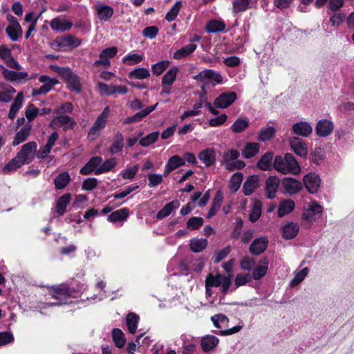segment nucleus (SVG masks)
Here are the masks:
<instances>
[{
  "label": "nucleus",
  "instance_id": "nucleus-44",
  "mask_svg": "<svg viewBox=\"0 0 354 354\" xmlns=\"http://www.w3.org/2000/svg\"><path fill=\"white\" fill-rule=\"evenodd\" d=\"M251 0H234L232 11L234 15L246 11L249 8Z\"/></svg>",
  "mask_w": 354,
  "mask_h": 354
},
{
  "label": "nucleus",
  "instance_id": "nucleus-30",
  "mask_svg": "<svg viewBox=\"0 0 354 354\" xmlns=\"http://www.w3.org/2000/svg\"><path fill=\"white\" fill-rule=\"evenodd\" d=\"M95 9L100 20L107 21L113 14V10L109 6L98 4L95 6Z\"/></svg>",
  "mask_w": 354,
  "mask_h": 354
},
{
  "label": "nucleus",
  "instance_id": "nucleus-22",
  "mask_svg": "<svg viewBox=\"0 0 354 354\" xmlns=\"http://www.w3.org/2000/svg\"><path fill=\"white\" fill-rule=\"evenodd\" d=\"M102 159L100 156L92 157L89 161L80 169V174L82 175H88L94 171L95 174L96 169L101 165Z\"/></svg>",
  "mask_w": 354,
  "mask_h": 354
},
{
  "label": "nucleus",
  "instance_id": "nucleus-58",
  "mask_svg": "<svg viewBox=\"0 0 354 354\" xmlns=\"http://www.w3.org/2000/svg\"><path fill=\"white\" fill-rule=\"evenodd\" d=\"M275 129L272 127L262 129L259 133V139L263 142L267 141L272 138L274 135Z\"/></svg>",
  "mask_w": 354,
  "mask_h": 354
},
{
  "label": "nucleus",
  "instance_id": "nucleus-37",
  "mask_svg": "<svg viewBox=\"0 0 354 354\" xmlns=\"http://www.w3.org/2000/svg\"><path fill=\"white\" fill-rule=\"evenodd\" d=\"M268 268V261L266 259L259 261L258 266L252 272V278L254 280H259L266 275Z\"/></svg>",
  "mask_w": 354,
  "mask_h": 354
},
{
  "label": "nucleus",
  "instance_id": "nucleus-5",
  "mask_svg": "<svg viewBox=\"0 0 354 354\" xmlns=\"http://www.w3.org/2000/svg\"><path fill=\"white\" fill-rule=\"evenodd\" d=\"M207 286H212V287L222 286V292L226 294L232 282L230 277L225 275L217 274L216 276L209 274L205 280Z\"/></svg>",
  "mask_w": 354,
  "mask_h": 354
},
{
  "label": "nucleus",
  "instance_id": "nucleus-31",
  "mask_svg": "<svg viewBox=\"0 0 354 354\" xmlns=\"http://www.w3.org/2000/svg\"><path fill=\"white\" fill-rule=\"evenodd\" d=\"M180 203L178 200H174L167 204L157 213L156 218L159 220L168 216L174 209L178 208Z\"/></svg>",
  "mask_w": 354,
  "mask_h": 354
},
{
  "label": "nucleus",
  "instance_id": "nucleus-42",
  "mask_svg": "<svg viewBox=\"0 0 354 354\" xmlns=\"http://www.w3.org/2000/svg\"><path fill=\"white\" fill-rule=\"evenodd\" d=\"M129 215V212L127 208H121L112 212L109 216V221L111 222L122 221L127 219Z\"/></svg>",
  "mask_w": 354,
  "mask_h": 354
},
{
  "label": "nucleus",
  "instance_id": "nucleus-47",
  "mask_svg": "<svg viewBox=\"0 0 354 354\" xmlns=\"http://www.w3.org/2000/svg\"><path fill=\"white\" fill-rule=\"evenodd\" d=\"M24 164L17 159V156H15L11 160H10L3 168L2 171L5 174L16 171L19 168L21 167Z\"/></svg>",
  "mask_w": 354,
  "mask_h": 354
},
{
  "label": "nucleus",
  "instance_id": "nucleus-34",
  "mask_svg": "<svg viewBox=\"0 0 354 354\" xmlns=\"http://www.w3.org/2000/svg\"><path fill=\"white\" fill-rule=\"evenodd\" d=\"M260 150V145L257 142H247L244 146L242 155L248 159L255 156Z\"/></svg>",
  "mask_w": 354,
  "mask_h": 354
},
{
  "label": "nucleus",
  "instance_id": "nucleus-64",
  "mask_svg": "<svg viewBox=\"0 0 354 354\" xmlns=\"http://www.w3.org/2000/svg\"><path fill=\"white\" fill-rule=\"evenodd\" d=\"M324 158V151L322 147H316L312 153V160L314 163L319 165Z\"/></svg>",
  "mask_w": 354,
  "mask_h": 354
},
{
  "label": "nucleus",
  "instance_id": "nucleus-28",
  "mask_svg": "<svg viewBox=\"0 0 354 354\" xmlns=\"http://www.w3.org/2000/svg\"><path fill=\"white\" fill-rule=\"evenodd\" d=\"M273 153L266 152L258 161L257 166L259 169L263 171H270L272 168Z\"/></svg>",
  "mask_w": 354,
  "mask_h": 354
},
{
  "label": "nucleus",
  "instance_id": "nucleus-53",
  "mask_svg": "<svg viewBox=\"0 0 354 354\" xmlns=\"http://www.w3.org/2000/svg\"><path fill=\"white\" fill-rule=\"evenodd\" d=\"M225 28V24L218 20L210 21L206 25V30L209 32H217L223 31Z\"/></svg>",
  "mask_w": 354,
  "mask_h": 354
},
{
  "label": "nucleus",
  "instance_id": "nucleus-8",
  "mask_svg": "<svg viewBox=\"0 0 354 354\" xmlns=\"http://www.w3.org/2000/svg\"><path fill=\"white\" fill-rule=\"evenodd\" d=\"M237 98L234 92H223L221 93L214 101V105L218 109L229 107Z\"/></svg>",
  "mask_w": 354,
  "mask_h": 354
},
{
  "label": "nucleus",
  "instance_id": "nucleus-43",
  "mask_svg": "<svg viewBox=\"0 0 354 354\" xmlns=\"http://www.w3.org/2000/svg\"><path fill=\"white\" fill-rule=\"evenodd\" d=\"M261 214V203L257 200L254 199L252 207L249 214V218L251 222L257 221Z\"/></svg>",
  "mask_w": 354,
  "mask_h": 354
},
{
  "label": "nucleus",
  "instance_id": "nucleus-14",
  "mask_svg": "<svg viewBox=\"0 0 354 354\" xmlns=\"http://www.w3.org/2000/svg\"><path fill=\"white\" fill-rule=\"evenodd\" d=\"M198 158L206 167H209L216 162V150L210 147L206 148L198 153Z\"/></svg>",
  "mask_w": 354,
  "mask_h": 354
},
{
  "label": "nucleus",
  "instance_id": "nucleus-15",
  "mask_svg": "<svg viewBox=\"0 0 354 354\" xmlns=\"http://www.w3.org/2000/svg\"><path fill=\"white\" fill-rule=\"evenodd\" d=\"M291 149L299 156L306 158L308 154L306 143L297 137H292L290 139Z\"/></svg>",
  "mask_w": 354,
  "mask_h": 354
},
{
  "label": "nucleus",
  "instance_id": "nucleus-12",
  "mask_svg": "<svg viewBox=\"0 0 354 354\" xmlns=\"http://www.w3.org/2000/svg\"><path fill=\"white\" fill-rule=\"evenodd\" d=\"M61 76L66 80L73 91H81V84L79 77L69 68L61 69Z\"/></svg>",
  "mask_w": 354,
  "mask_h": 354
},
{
  "label": "nucleus",
  "instance_id": "nucleus-46",
  "mask_svg": "<svg viewBox=\"0 0 354 354\" xmlns=\"http://www.w3.org/2000/svg\"><path fill=\"white\" fill-rule=\"evenodd\" d=\"M207 245V241L205 239H192L190 241V249L194 252L203 251Z\"/></svg>",
  "mask_w": 354,
  "mask_h": 354
},
{
  "label": "nucleus",
  "instance_id": "nucleus-48",
  "mask_svg": "<svg viewBox=\"0 0 354 354\" xmlns=\"http://www.w3.org/2000/svg\"><path fill=\"white\" fill-rule=\"evenodd\" d=\"M243 176L240 172L234 174L230 180L229 188L232 192H236L239 188L243 181Z\"/></svg>",
  "mask_w": 354,
  "mask_h": 354
},
{
  "label": "nucleus",
  "instance_id": "nucleus-20",
  "mask_svg": "<svg viewBox=\"0 0 354 354\" xmlns=\"http://www.w3.org/2000/svg\"><path fill=\"white\" fill-rule=\"evenodd\" d=\"M259 186V177L257 175L249 176L243 184V190L245 196L251 195Z\"/></svg>",
  "mask_w": 354,
  "mask_h": 354
},
{
  "label": "nucleus",
  "instance_id": "nucleus-39",
  "mask_svg": "<svg viewBox=\"0 0 354 354\" xmlns=\"http://www.w3.org/2000/svg\"><path fill=\"white\" fill-rule=\"evenodd\" d=\"M295 204L292 200L288 199L281 201L279 203L278 208V215L283 217L285 215L290 213L295 208Z\"/></svg>",
  "mask_w": 354,
  "mask_h": 354
},
{
  "label": "nucleus",
  "instance_id": "nucleus-52",
  "mask_svg": "<svg viewBox=\"0 0 354 354\" xmlns=\"http://www.w3.org/2000/svg\"><path fill=\"white\" fill-rule=\"evenodd\" d=\"M249 125V121L247 118H238L231 126V129L234 133H241Z\"/></svg>",
  "mask_w": 354,
  "mask_h": 354
},
{
  "label": "nucleus",
  "instance_id": "nucleus-21",
  "mask_svg": "<svg viewBox=\"0 0 354 354\" xmlns=\"http://www.w3.org/2000/svg\"><path fill=\"white\" fill-rule=\"evenodd\" d=\"M268 240L266 237L256 239L250 246V251L253 254H260L267 248Z\"/></svg>",
  "mask_w": 354,
  "mask_h": 354
},
{
  "label": "nucleus",
  "instance_id": "nucleus-40",
  "mask_svg": "<svg viewBox=\"0 0 354 354\" xmlns=\"http://www.w3.org/2000/svg\"><path fill=\"white\" fill-rule=\"evenodd\" d=\"M6 33L13 41L18 40L22 36V29L20 24H10L6 28Z\"/></svg>",
  "mask_w": 354,
  "mask_h": 354
},
{
  "label": "nucleus",
  "instance_id": "nucleus-56",
  "mask_svg": "<svg viewBox=\"0 0 354 354\" xmlns=\"http://www.w3.org/2000/svg\"><path fill=\"white\" fill-rule=\"evenodd\" d=\"M169 64V61L163 60L153 64L151 66L153 74L156 76L160 75L163 71L168 68Z\"/></svg>",
  "mask_w": 354,
  "mask_h": 354
},
{
  "label": "nucleus",
  "instance_id": "nucleus-3",
  "mask_svg": "<svg viewBox=\"0 0 354 354\" xmlns=\"http://www.w3.org/2000/svg\"><path fill=\"white\" fill-rule=\"evenodd\" d=\"M48 295L56 299L57 301L55 303H46V307L61 304L66 301L71 295V290L66 284L48 287Z\"/></svg>",
  "mask_w": 354,
  "mask_h": 354
},
{
  "label": "nucleus",
  "instance_id": "nucleus-32",
  "mask_svg": "<svg viewBox=\"0 0 354 354\" xmlns=\"http://www.w3.org/2000/svg\"><path fill=\"white\" fill-rule=\"evenodd\" d=\"M60 47H77L81 44V40L73 35L62 37L56 41Z\"/></svg>",
  "mask_w": 354,
  "mask_h": 354
},
{
  "label": "nucleus",
  "instance_id": "nucleus-11",
  "mask_svg": "<svg viewBox=\"0 0 354 354\" xmlns=\"http://www.w3.org/2000/svg\"><path fill=\"white\" fill-rule=\"evenodd\" d=\"M304 184L308 192L310 194L317 192L320 187L321 180L315 173H309L304 176Z\"/></svg>",
  "mask_w": 354,
  "mask_h": 354
},
{
  "label": "nucleus",
  "instance_id": "nucleus-50",
  "mask_svg": "<svg viewBox=\"0 0 354 354\" xmlns=\"http://www.w3.org/2000/svg\"><path fill=\"white\" fill-rule=\"evenodd\" d=\"M182 6L183 3L180 1H176L169 11L166 14L165 19L169 22L174 21L179 14Z\"/></svg>",
  "mask_w": 354,
  "mask_h": 354
},
{
  "label": "nucleus",
  "instance_id": "nucleus-7",
  "mask_svg": "<svg viewBox=\"0 0 354 354\" xmlns=\"http://www.w3.org/2000/svg\"><path fill=\"white\" fill-rule=\"evenodd\" d=\"M323 208L317 202L311 201L303 212V217L308 221H315L318 219L322 213Z\"/></svg>",
  "mask_w": 354,
  "mask_h": 354
},
{
  "label": "nucleus",
  "instance_id": "nucleus-55",
  "mask_svg": "<svg viewBox=\"0 0 354 354\" xmlns=\"http://www.w3.org/2000/svg\"><path fill=\"white\" fill-rule=\"evenodd\" d=\"M214 326L218 328L227 326L229 319L223 314H217L211 317Z\"/></svg>",
  "mask_w": 354,
  "mask_h": 354
},
{
  "label": "nucleus",
  "instance_id": "nucleus-51",
  "mask_svg": "<svg viewBox=\"0 0 354 354\" xmlns=\"http://www.w3.org/2000/svg\"><path fill=\"white\" fill-rule=\"evenodd\" d=\"M150 76L149 71L146 68H138L131 71L129 77L130 78H135L138 80H144Z\"/></svg>",
  "mask_w": 354,
  "mask_h": 354
},
{
  "label": "nucleus",
  "instance_id": "nucleus-10",
  "mask_svg": "<svg viewBox=\"0 0 354 354\" xmlns=\"http://www.w3.org/2000/svg\"><path fill=\"white\" fill-rule=\"evenodd\" d=\"M74 119L67 115H58L55 117L49 125L51 127H63L64 130L71 129L75 125Z\"/></svg>",
  "mask_w": 354,
  "mask_h": 354
},
{
  "label": "nucleus",
  "instance_id": "nucleus-1",
  "mask_svg": "<svg viewBox=\"0 0 354 354\" xmlns=\"http://www.w3.org/2000/svg\"><path fill=\"white\" fill-rule=\"evenodd\" d=\"M273 167L276 171L283 175H298L301 172V168L298 161L290 153H286L284 157L281 156H275Z\"/></svg>",
  "mask_w": 354,
  "mask_h": 354
},
{
  "label": "nucleus",
  "instance_id": "nucleus-6",
  "mask_svg": "<svg viewBox=\"0 0 354 354\" xmlns=\"http://www.w3.org/2000/svg\"><path fill=\"white\" fill-rule=\"evenodd\" d=\"M179 70L177 66H172L164 75L162 79V91L161 95L169 94L171 93V88L173 83L176 79L177 74Z\"/></svg>",
  "mask_w": 354,
  "mask_h": 354
},
{
  "label": "nucleus",
  "instance_id": "nucleus-29",
  "mask_svg": "<svg viewBox=\"0 0 354 354\" xmlns=\"http://www.w3.org/2000/svg\"><path fill=\"white\" fill-rule=\"evenodd\" d=\"M219 339L214 335H207L201 339V345L203 351L208 352L214 349L218 344Z\"/></svg>",
  "mask_w": 354,
  "mask_h": 354
},
{
  "label": "nucleus",
  "instance_id": "nucleus-2",
  "mask_svg": "<svg viewBox=\"0 0 354 354\" xmlns=\"http://www.w3.org/2000/svg\"><path fill=\"white\" fill-rule=\"evenodd\" d=\"M110 114L109 106H106L103 111L97 118L95 122L89 129L88 138L91 140H95L101 134L102 130L105 128Z\"/></svg>",
  "mask_w": 354,
  "mask_h": 354
},
{
  "label": "nucleus",
  "instance_id": "nucleus-4",
  "mask_svg": "<svg viewBox=\"0 0 354 354\" xmlns=\"http://www.w3.org/2000/svg\"><path fill=\"white\" fill-rule=\"evenodd\" d=\"M37 149V145L34 141L24 144L16 154L17 159L21 160L24 165L32 162L35 157Z\"/></svg>",
  "mask_w": 354,
  "mask_h": 354
},
{
  "label": "nucleus",
  "instance_id": "nucleus-24",
  "mask_svg": "<svg viewBox=\"0 0 354 354\" xmlns=\"http://www.w3.org/2000/svg\"><path fill=\"white\" fill-rule=\"evenodd\" d=\"M31 128L32 125L30 123L25 124L21 130L16 133L12 141V145L17 146L24 142L29 136Z\"/></svg>",
  "mask_w": 354,
  "mask_h": 354
},
{
  "label": "nucleus",
  "instance_id": "nucleus-35",
  "mask_svg": "<svg viewBox=\"0 0 354 354\" xmlns=\"http://www.w3.org/2000/svg\"><path fill=\"white\" fill-rule=\"evenodd\" d=\"M124 147V137L122 134L118 131L113 139V142L110 147L109 151L111 154L120 152Z\"/></svg>",
  "mask_w": 354,
  "mask_h": 354
},
{
  "label": "nucleus",
  "instance_id": "nucleus-16",
  "mask_svg": "<svg viewBox=\"0 0 354 354\" xmlns=\"http://www.w3.org/2000/svg\"><path fill=\"white\" fill-rule=\"evenodd\" d=\"M282 185L285 191L289 194H296L299 192L303 187L302 183L293 178H283Z\"/></svg>",
  "mask_w": 354,
  "mask_h": 354
},
{
  "label": "nucleus",
  "instance_id": "nucleus-17",
  "mask_svg": "<svg viewBox=\"0 0 354 354\" xmlns=\"http://www.w3.org/2000/svg\"><path fill=\"white\" fill-rule=\"evenodd\" d=\"M333 128V123L331 121L323 119L317 124L315 131L319 136L326 137L332 133Z\"/></svg>",
  "mask_w": 354,
  "mask_h": 354
},
{
  "label": "nucleus",
  "instance_id": "nucleus-49",
  "mask_svg": "<svg viewBox=\"0 0 354 354\" xmlns=\"http://www.w3.org/2000/svg\"><path fill=\"white\" fill-rule=\"evenodd\" d=\"M112 337L115 346L121 348L126 342V339L124 333L119 328H114L112 330Z\"/></svg>",
  "mask_w": 354,
  "mask_h": 354
},
{
  "label": "nucleus",
  "instance_id": "nucleus-54",
  "mask_svg": "<svg viewBox=\"0 0 354 354\" xmlns=\"http://www.w3.org/2000/svg\"><path fill=\"white\" fill-rule=\"evenodd\" d=\"M142 59V55L131 53L122 58V62L127 65H133L140 63Z\"/></svg>",
  "mask_w": 354,
  "mask_h": 354
},
{
  "label": "nucleus",
  "instance_id": "nucleus-9",
  "mask_svg": "<svg viewBox=\"0 0 354 354\" xmlns=\"http://www.w3.org/2000/svg\"><path fill=\"white\" fill-rule=\"evenodd\" d=\"M193 78L201 82H209L221 84L223 81V77L221 74L217 73L211 69L203 70L196 75L194 76Z\"/></svg>",
  "mask_w": 354,
  "mask_h": 354
},
{
  "label": "nucleus",
  "instance_id": "nucleus-13",
  "mask_svg": "<svg viewBox=\"0 0 354 354\" xmlns=\"http://www.w3.org/2000/svg\"><path fill=\"white\" fill-rule=\"evenodd\" d=\"M118 52L116 47L107 48L103 50L99 55V59L94 62L95 66H103L105 68L110 66V58L113 57Z\"/></svg>",
  "mask_w": 354,
  "mask_h": 354
},
{
  "label": "nucleus",
  "instance_id": "nucleus-19",
  "mask_svg": "<svg viewBox=\"0 0 354 354\" xmlns=\"http://www.w3.org/2000/svg\"><path fill=\"white\" fill-rule=\"evenodd\" d=\"M280 183V179L276 176H270L266 182V190L269 198H273L275 196Z\"/></svg>",
  "mask_w": 354,
  "mask_h": 354
},
{
  "label": "nucleus",
  "instance_id": "nucleus-27",
  "mask_svg": "<svg viewBox=\"0 0 354 354\" xmlns=\"http://www.w3.org/2000/svg\"><path fill=\"white\" fill-rule=\"evenodd\" d=\"M51 28L57 31L64 32L70 30L73 26L71 21L63 18H56L50 22Z\"/></svg>",
  "mask_w": 354,
  "mask_h": 354
},
{
  "label": "nucleus",
  "instance_id": "nucleus-59",
  "mask_svg": "<svg viewBox=\"0 0 354 354\" xmlns=\"http://www.w3.org/2000/svg\"><path fill=\"white\" fill-rule=\"evenodd\" d=\"M158 136L159 133L157 131L151 133L140 140V145L142 147H148L156 141Z\"/></svg>",
  "mask_w": 354,
  "mask_h": 354
},
{
  "label": "nucleus",
  "instance_id": "nucleus-60",
  "mask_svg": "<svg viewBox=\"0 0 354 354\" xmlns=\"http://www.w3.org/2000/svg\"><path fill=\"white\" fill-rule=\"evenodd\" d=\"M138 165H137L131 167H127L121 171L120 175L124 179L132 180L138 171Z\"/></svg>",
  "mask_w": 354,
  "mask_h": 354
},
{
  "label": "nucleus",
  "instance_id": "nucleus-26",
  "mask_svg": "<svg viewBox=\"0 0 354 354\" xmlns=\"http://www.w3.org/2000/svg\"><path fill=\"white\" fill-rule=\"evenodd\" d=\"M71 201V194L69 193H66L60 196L56 202L55 212L60 216L63 215L66 212V207Z\"/></svg>",
  "mask_w": 354,
  "mask_h": 354
},
{
  "label": "nucleus",
  "instance_id": "nucleus-25",
  "mask_svg": "<svg viewBox=\"0 0 354 354\" xmlns=\"http://www.w3.org/2000/svg\"><path fill=\"white\" fill-rule=\"evenodd\" d=\"M299 225L297 223L290 222L282 227V235L285 239L289 240L295 238L299 232Z\"/></svg>",
  "mask_w": 354,
  "mask_h": 354
},
{
  "label": "nucleus",
  "instance_id": "nucleus-62",
  "mask_svg": "<svg viewBox=\"0 0 354 354\" xmlns=\"http://www.w3.org/2000/svg\"><path fill=\"white\" fill-rule=\"evenodd\" d=\"M239 152L235 149H230L223 153V160L227 165L228 162H232L239 157Z\"/></svg>",
  "mask_w": 354,
  "mask_h": 354
},
{
  "label": "nucleus",
  "instance_id": "nucleus-23",
  "mask_svg": "<svg viewBox=\"0 0 354 354\" xmlns=\"http://www.w3.org/2000/svg\"><path fill=\"white\" fill-rule=\"evenodd\" d=\"M293 132L303 137H308L313 133V128L307 122H299L293 124Z\"/></svg>",
  "mask_w": 354,
  "mask_h": 354
},
{
  "label": "nucleus",
  "instance_id": "nucleus-18",
  "mask_svg": "<svg viewBox=\"0 0 354 354\" xmlns=\"http://www.w3.org/2000/svg\"><path fill=\"white\" fill-rule=\"evenodd\" d=\"M183 165H185V159L178 155L171 156L165 165L164 176H168L172 171Z\"/></svg>",
  "mask_w": 354,
  "mask_h": 354
},
{
  "label": "nucleus",
  "instance_id": "nucleus-45",
  "mask_svg": "<svg viewBox=\"0 0 354 354\" xmlns=\"http://www.w3.org/2000/svg\"><path fill=\"white\" fill-rule=\"evenodd\" d=\"M117 162L114 158H111L105 160L103 163L98 167L95 171L96 175H100L103 173L108 172L114 168Z\"/></svg>",
  "mask_w": 354,
  "mask_h": 354
},
{
  "label": "nucleus",
  "instance_id": "nucleus-41",
  "mask_svg": "<svg viewBox=\"0 0 354 354\" xmlns=\"http://www.w3.org/2000/svg\"><path fill=\"white\" fill-rule=\"evenodd\" d=\"M139 317L133 313H129L126 317V323L130 333L134 334L138 328Z\"/></svg>",
  "mask_w": 354,
  "mask_h": 354
},
{
  "label": "nucleus",
  "instance_id": "nucleus-36",
  "mask_svg": "<svg viewBox=\"0 0 354 354\" xmlns=\"http://www.w3.org/2000/svg\"><path fill=\"white\" fill-rule=\"evenodd\" d=\"M71 176L67 171L59 174L54 179V185L57 189H64L70 183Z\"/></svg>",
  "mask_w": 354,
  "mask_h": 354
},
{
  "label": "nucleus",
  "instance_id": "nucleus-57",
  "mask_svg": "<svg viewBox=\"0 0 354 354\" xmlns=\"http://www.w3.org/2000/svg\"><path fill=\"white\" fill-rule=\"evenodd\" d=\"M308 273V269L307 268H304L301 270L296 272L295 277L290 281V286L294 287L299 284L305 279Z\"/></svg>",
  "mask_w": 354,
  "mask_h": 354
},
{
  "label": "nucleus",
  "instance_id": "nucleus-61",
  "mask_svg": "<svg viewBox=\"0 0 354 354\" xmlns=\"http://www.w3.org/2000/svg\"><path fill=\"white\" fill-rule=\"evenodd\" d=\"M15 340L14 335L10 331H4L0 333V346L12 343Z\"/></svg>",
  "mask_w": 354,
  "mask_h": 354
},
{
  "label": "nucleus",
  "instance_id": "nucleus-33",
  "mask_svg": "<svg viewBox=\"0 0 354 354\" xmlns=\"http://www.w3.org/2000/svg\"><path fill=\"white\" fill-rule=\"evenodd\" d=\"M24 102V94L22 92H19L17 95L14 102H12L11 107L9 111L8 118L10 120H13L17 113L21 108Z\"/></svg>",
  "mask_w": 354,
  "mask_h": 354
},
{
  "label": "nucleus",
  "instance_id": "nucleus-63",
  "mask_svg": "<svg viewBox=\"0 0 354 354\" xmlns=\"http://www.w3.org/2000/svg\"><path fill=\"white\" fill-rule=\"evenodd\" d=\"M73 109V104L71 102H67L57 106L55 109V111L57 115H66V113H71Z\"/></svg>",
  "mask_w": 354,
  "mask_h": 354
},
{
  "label": "nucleus",
  "instance_id": "nucleus-38",
  "mask_svg": "<svg viewBox=\"0 0 354 354\" xmlns=\"http://www.w3.org/2000/svg\"><path fill=\"white\" fill-rule=\"evenodd\" d=\"M196 48V45L194 44H189L180 49L176 50L173 55V57L176 59H180L186 57L192 53Z\"/></svg>",
  "mask_w": 354,
  "mask_h": 354
}]
</instances>
